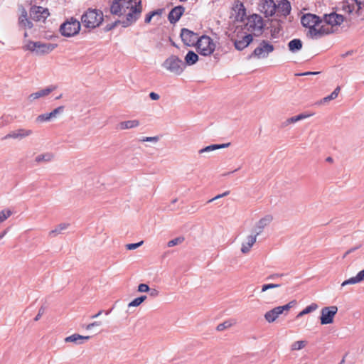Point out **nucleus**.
<instances>
[{
  "label": "nucleus",
  "instance_id": "nucleus-17",
  "mask_svg": "<svg viewBox=\"0 0 364 364\" xmlns=\"http://www.w3.org/2000/svg\"><path fill=\"white\" fill-rule=\"evenodd\" d=\"M181 38L182 41L186 46H188L195 45V43H197V41L198 39L196 33H193V31H191L187 28H183L181 30Z\"/></svg>",
  "mask_w": 364,
  "mask_h": 364
},
{
  "label": "nucleus",
  "instance_id": "nucleus-40",
  "mask_svg": "<svg viewBox=\"0 0 364 364\" xmlns=\"http://www.w3.org/2000/svg\"><path fill=\"white\" fill-rule=\"evenodd\" d=\"M183 241H184V237H176V238H174V239L170 240L168 242L167 245H168V247H171L181 244Z\"/></svg>",
  "mask_w": 364,
  "mask_h": 364
},
{
  "label": "nucleus",
  "instance_id": "nucleus-11",
  "mask_svg": "<svg viewBox=\"0 0 364 364\" xmlns=\"http://www.w3.org/2000/svg\"><path fill=\"white\" fill-rule=\"evenodd\" d=\"M274 48L272 44L267 41H262L259 46L254 50L251 57L257 59L266 58L269 53L273 52Z\"/></svg>",
  "mask_w": 364,
  "mask_h": 364
},
{
  "label": "nucleus",
  "instance_id": "nucleus-57",
  "mask_svg": "<svg viewBox=\"0 0 364 364\" xmlns=\"http://www.w3.org/2000/svg\"><path fill=\"white\" fill-rule=\"evenodd\" d=\"M359 247H360V246L352 247L346 252V254H350V253L353 252L354 251H355L356 250H358Z\"/></svg>",
  "mask_w": 364,
  "mask_h": 364
},
{
  "label": "nucleus",
  "instance_id": "nucleus-38",
  "mask_svg": "<svg viewBox=\"0 0 364 364\" xmlns=\"http://www.w3.org/2000/svg\"><path fill=\"white\" fill-rule=\"evenodd\" d=\"M12 215V212L9 209H4L0 211V223L4 222Z\"/></svg>",
  "mask_w": 364,
  "mask_h": 364
},
{
  "label": "nucleus",
  "instance_id": "nucleus-28",
  "mask_svg": "<svg viewBox=\"0 0 364 364\" xmlns=\"http://www.w3.org/2000/svg\"><path fill=\"white\" fill-rule=\"evenodd\" d=\"M18 24L20 26L25 28H31L33 27V23L28 19L27 12L24 9L22 11L21 14L18 18Z\"/></svg>",
  "mask_w": 364,
  "mask_h": 364
},
{
  "label": "nucleus",
  "instance_id": "nucleus-48",
  "mask_svg": "<svg viewBox=\"0 0 364 364\" xmlns=\"http://www.w3.org/2000/svg\"><path fill=\"white\" fill-rule=\"evenodd\" d=\"M45 311H46V307H45V306H42L39 309L38 314H37V315L36 316V317L34 318V321H38L41 318V317L42 316V315H43V314H44Z\"/></svg>",
  "mask_w": 364,
  "mask_h": 364
},
{
  "label": "nucleus",
  "instance_id": "nucleus-3",
  "mask_svg": "<svg viewBox=\"0 0 364 364\" xmlns=\"http://www.w3.org/2000/svg\"><path fill=\"white\" fill-rule=\"evenodd\" d=\"M344 21V17L341 14L332 12L325 14L323 18L321 19V33L322 36L324 35L332 33Z\"/></svg>",
  "mask_w": 364,
  "mask_h": 364
},
{
  "label": "nucleus",
  "instance_id": "nucleus-15",
  "mask_svg": "<svg viewBox=\"0 0 364 364\" xmlns=\"http://www.w3.org/2000/svg\"><path fill=\"white\" fill-rule=\"evenodd\" d=\"M55 89H56V86L51 85V86L47 87L44 89L38 90L36 92L30 94L27 97V101L29 104H31L36 100H38L41 97H45L46 96H48L50 93H51Z\"/></svg>",
  "mask_w": 364,
  "mask_h": 364
},
{
  "label": "nucleus",
  "instance_id": "nucleus-32",
  "mask_svg": "<svg viewBox=\"0 0 364 364\" xmlns=\"http://www.w3.org/2000/svg\"><path fill=\"white\" fill-rule=\"evenodd\" d=\"M69 226L68 223H60L58 226H56L53 230H50L48 232V235L51 237H56L58 235L61 234L64 230H65Z\"/></svg>",
  "mask_w": 364,
  "mask_h": 364
},
{
  "label": "nucleus",
  "instance_id": "nucleus-56",
  "mask_svg": "<svg viewBox=\"0 0 364 364\" xmlns=\"http://www.w3.org/2000/svg\"><path fill=\"white\" fill-rule=\"evenodd\" d=\"M223 198V197H222V195H221V194H219V195L216 196L215 197H214V198H213L210 199V200L208 201V203H211V202H213V201H214V200H218L219 198Z\"/></svg>",
  "mask_w": 364,
  "mask_h": 364
},
{
  "label": "nucleus",
  "instance_id": "nucleus-54",
  "mask_svg": "<svg viewBox=\"0 0 364 364\" xmlns=\"http://www.w3.org/2000/svg\"><path fill=\"white\" fill-rule=\"evenodd\" d=\"M158 294H159V291L156 289H151L150 295L151 296H158Z\"/></svg>",
  "mask_w": 364,
  "mask_h": 364
},
{
  "label": "nucleus",
  "instance_id": "nucleus-1",
  "mask_svg": "<svg viewBox=\"0 0 364 364\" xmlns=\"http://www.w3.org/2000/svg\"><path fill=\"white\" fill-rule=\"evenodd\" d=\"M110 11L114 15L123 16L121 21L126 28L134 23L140 17L142 12L141 0H113L110 6Z\"/></svg>",
  "mask_w": 364,
  "mask_h": 364
},
{
  "label": "nucleus",
  "instance_id": "nucleus-44",
  "mask_svg": "<svg viewBox=\"0 0 364 364\" xmlns=\"http://www.w3.org/2000/svg\"><path fill=\"white\" fill-rule=\"evenodd\" d=\"M159 140V137L156 136H144L141 139H139L141 142H152V143H157Z\"/></svg>",
  "mask_w": 364,
  "mask_h": 364
},
{
  "label": "nucleus",
  "instance_id": "nucleus-9",
  "mask_svg": "<svg viewBox=\"0 0 364 364\" xmlns=\"http://www.w3.org/2000/svg\"><path fill=\"white\" fill-rule=\"evenodd\" d=\"M196 45L198 52L204 56L211 55L215 48V45L213 40L207 36H203L198 38Z\"/></svg>",
  "mask_w": 364,
  "mask_h": 364
},
{
  "label": "nucleus",
  "instance_id": "nucleus-5",
  "mask_svg": "<svg viewBox=\"0 0 364 364\" xmlns=\"http://www.w3.org/2000/svg\"><path fill=\"white\" fill-rule=\"evenodd\" d=\"M162 67L171 73L180 75L183 72L185 65L178 56L172 55L163 62Z\"/></svg>",
  "mask_w": 364,
  "mask_h": 364
},
{
  "label": "nucleus",
  "instance_id": "nucleus-51",
  "mask_svg": "<svg viewBox=\"0 0 364 364\" xmlns=\"http://www.w3.org/2000/svg\"><path fill=\"white\" fill-rule=\"evenodd\" d=\"M102 324V322L101 321H95V322H92L90 324H88L87 326H86V329L87 330H90L92 329L93 327L95 326H99Z\"/></svg>",
  "mask_w": 364,
  "mask_h": 364
},
{
  "label": "nucleus",
  "instance_id": "nucleus-58",
  "mask_svg": "<svg viewBox=\"0 0 364 364\" xmlns=\"http://www.w3.org/2000/svg\"><path fill=\"white\" fill-rule=\"evenodd\" d=\"M102 311H100L97 314L93 315L91 316L92 318H97L99 316H100L102 314Z\"/></svg>",
  "mask_w": 364,
  "mask_h": 364
},
{
  "label": "nucleus",
  "instance_id": "nucleus-41",
  "mask_svg": "<svg viewBox=\"0 0 364 364\" xmlns=\"http://www.w3.org/2000/svg\"><path fill=\"white\" fill-rule=\"evenodd\" d=\"M281 286L280 284H265L262 286L261 292H264L271 289L279 288Z\"/></svg>",
  "mask_w": 364,
  "mask_h": 364
},
{
  "label": "nucleus",
  "instance_id": "nucleus-42",
  "mask_svg": "<svg viewBox=\"0 0 364 364\" xmlns=\"http://www.w3.org/2000/svg\"><path fill=\"white\" fill-rule=\"evenodd\" d=\"M306 346V341H299L294 342L291 346V349L294 350H301Z\"/></svg>",
  "mask_w": 364,
  "mask_h": 364
},
{
  "label": "nucleus",
  "instance_id": "nucleus-45",
  "mask_svg": "<svg viewBox=\"0 0 364 364\" xmlns=\"http://www.w3.org/2000/svg\"><path fill=\"white\" fill-rule=\"evenodd\" d=\"M295 304V301H291L286 305L279 306V308L280 309L282 314H283L284 311H288Z\"/></svg>",
  "mask_w": 364,
  "mask_h": 364
},
{
  "label": "nucleus",
  "instance_id": "nucleus-55",
  "mask_svg": "<svg viewBox=\"0 0 364 364\" xmlns=\"http://www.w3.org/2000/svg\"><path fill=\"white\" fill-rule=\"evenodd\" d=\"M223 198V197H222V195H221V194H219V195L216 196L215 197H214V198H213L210 199V200L208 201V203H211V202H213V201H214V200H218L219 198Z\"/></svg>",
  "mask_w": 364,
  "mask_h": 364
},
{
  "label": "nucleus",
  "instance_id": "nucleus-7",
  "mask_svg": "<svg viewBox=\"0 0 364 364\" xmlns=\"http://www.w3.org/2000/svg\"><path fill=\"white\" fill-rule=\"evenodd\" d=\"M56 47L55 44L46 43L41 41H29L25 46V50H28L37 55L48 54Z\"/></svg>",
  "mask_w": 364,
  "mask_h": 364
},
{
  "label": "nucleus",
  "instance_id": "nucleus-35",
  "mask_svg": "<svg viewBox=\"0 0 364 364\" xmlns=\"http://www.w3.org/2000/svg\"><path fill=\"white\" fill-rule=\"evenodd\" d=\"M235 323L236 322L234 320L225 321L223 323H220L219 325H218L217 330L219 331H223V330H225L226 328H228L231 327L232 326L235 324Z\"/></svg>",
  "mask_w": 364,
  "mask_h": 364
},
{
  "label": "nucleus",
  "instance_id": "nucleus-22",
  "mask_svg": "<svg viewBox=\"0 0 364 364\" xmlns=\"http://www.w3.org/2000/svg\"><path fill=\"white\" fill-rule=\"evenodd\" d=\"M276 12L281 16H287L290 14L291 5L288 0H280L278 4H276Z\"/></svg>",
  "mask_w": 364,
  "mask_h": 364
},
{
  "label": "nucleus",
  "instance_id": "nucleus-64",
  "mask_svg": "<svg viewBox=\"0 0 364 364\" xmlns=\"http://www.w3.org/2000/svg\"><path fill=\"white\" fill-rule=\"evenodd\" d=\"M327 161H332V159H331V157H328V158H327Z\"/></svg>",
  "mask_w": 364,
  "mask_h": 364
},
{
  "label": "nucleus",
  "instance_id": "nucleus-6",
  "mask_svg": "<svg viewBox=\"0 0 364 364\" xmlns=\"http://www.w3.org/2000/svg\"><path fill=\"white\" fill-rule=\"evenodd\" d=\"M263 27V19L259 15L253 14L247 18L245 29L248 32L258 36L262 33Z\"/></svg>",
  "mask_w": 364,
  "mask_h": 364
},
{
  "label": "nucleus",
  "instance_id": "nucleus-52",
  "mask_svg": "<svg viewBox=\"0 0 364 364\" xmlns=\"http://www.w3.org/2000/svg\"><path fill=\"white\" fill-rule=\"evenodd\" d=\"M149 97L152 100H159L160 96H159V94H157L156 92H151L149 93Z\"/></svg>",
  "mask_w": 364,
  "mask_h": 364
},
{
  "label": "nucleus",
  "instance_id": "nucleus-43",
  "mask_svg": "<svg viewBox=\"0 0 364 364\" xmlns=\"http://www.w3.org/2000/svg\"><path fill=\"white\" fill-rule=\"evenodd\" d=\"M64 110V107L63 106H60L55 109H54L52 112H49V114H50V118L51 119H53V118H55L57 117V116L60 114H61Z\"/></svg>",
  "mask_w": 364,
  "mask_h": 364
},
{
  "label": "nucleus",
  "instance_id": "nucleus-2",
  "mask_svg": "<svg viewBox=\"0 0 364 364\" xmlns=\"http://www.w3.org/2000/svg\"><path fill=\"white\" fill-rule=\"evenodd\" d=\"M301 24L309 28L308 35L312 38H318L322 36L321 19L315 14H304L301 19Z\"/></svg>",
  "mask_w": 364,
  "mask_h": 364
},
{
  "label": "nucleus",
  "instance_id": "nucleus-53",
  "mask_svg": "<svg viewBox=\"0 0 364 364\" xmlns=\"http://www.w3.org/2000/svg\"><path fill=\"white\" fill-rule=\"evenodd\" d=\"M319 72H306V73H301V74H298V75H317L318 74Z\"/></svg>",
  "mask_w": 364,
  "mask_h": 364
},
{
  "label": "nucleus",
  "instance_id": "nucleus-16",
  "mask_svg": "<svg viewBox=\"0 0 364 364\" xmlns=\"http://www.w3.org/2000/svg\"><path fill=\"white\" fill-rule=\"evenodd\" d=\"M273 218L271 215H267L264 217L259 219L255 224L252 233L257 236L259 235L264 230V229L268 226L272 221Z\"/></svg>",
  "mask_w": 364,
  "mask_h": 364
},
{
  "label": "nucleus",
  "instance_id": "nucleus-29",
  "mask_svg": "<svg viewBox=\"0 0 364 364\" xmlns=\"http://www.w3.org/2000/svg\"><path fill=\"white\" fill-rule=\"evenodd\" d=\"M230 145V143L222 144H211V145L207 146L201 149L200 150H199L198 153L199 154L208 153V152H210V151H215L217 149L227 148Z\"/></svg>",
  "mask_w": 364,
  "mask_h": 364
},
{
  "label": "nucleus",
  "instance_id": "nucleus-34",
  "mask_svg": "<svg viewBox=\"0 0 364 364\" xmlns=\"http://www.w3.org/2000/svg\"><path fill=\"white\" fill-rule=\"evenodd\" d=\"M318 308V306L316 303H312L309 306H307L305 309H304L301 311H300L296 318L301 317L306 314H310L314 311H316Z\"/></svg>",
  "mask_w": 364,
  "mask_h": 364
},
{
  "label": "nucleus",
  "instance_id": "nucleus-33",
  "mask_svg": "<svg viewBox=\"0 0 364 364\" xmlns=\"http://www.w3.org/2000/svg\"><path fill=\"white\" fill-rule=\"evenodd\" d=\"M198 60V55L192 50H189L185 56V63L187 65H193Z\"/></svg>",
  "mask_w": 364,
  "mask_h": 364
},
{
  "label": "nucleus",
  "instance_id": "nucleus-39",
  "mask_svg": "<svg viewBox=\"0 0 364 364\" xmlns=\"http://www.w3.org/2000/svg\"><path fill=\"white\" fill-rule=\"evenodd\" d=\"M51 119H52L50 118V114L49 113H44V114L38 115L36 117V121L37 122L42 123V122H49Z\"/></svg>",
  "mask_w": 364,
  "mask_h": 364
},
{
  "label": "nucleus",
  "instance_id": "nucleus-59",
  "mask_svg": "<svg viewBox=\"0 0 364 364\" xmlns=\"http://www.w3.org/2000/svg\"><path fill=\"white\" fill-rule=\"evenodd\" d=\"M7 231L6 230H4V232H2L1 233H0V240H1L4 236L6 234Z\"/></svg>",
  "mask_w": 364,
  "mask_h": 364
},
{
  "label": "nucleus",
  "instance_id": "nucleus-23",
  "mask_svg": "<svg viewBox=\"0 0 364 364\" xmlns=\"http://www.w3.org/2000/svg\"><path fill=\"white\" fill-rule=\"evenodd\" d=\"M55 155L52 152H45L37 155L34 159L36 164H42L51 162L54 159Z\"/></svg>",
  "mask_w": 364,
  "mask_h": 364
},
{
  "label": "nucleus",
  "instance_id": "nucleus-61",
  "mask_svg": "<svg viewBox=\"0 0 364 364\" xmlns=\"http://www.w3.org/2000/svg\"><path fill=\"white\" fill-rule=\"evenodd\" d=\"M6 124H7V123H5V124H1V123H0V128H1V127H4V126H5Z\"/></svg>",
  "mask_w": 364,
  "mask_h": 364
},
{
  "label": "nucleus",
  "instance_id": "nucleus-24",
  "mask_svg": "<svg viewBox=\"0 0 364 364\" xmlns=\"http://www.w3.org/2000/svg\"><path fill=\"white\" fill-rule=\"evenodd\" d=\"M282 314L279 306H277L270 311H268L264 314V318L269 323H272L279 316V315Z\"/></svg>",
  "mask_w": 364,
  "mask_h": 364
},
{
  "label": "nucleus",
  "instance_id": "nucleus-30",
  "mask_svg": "<svg viewBox=\"0 0 364 364\" xmlns=\"http://www.w3.org/2000/svg\"><path fill=\"white\" fill-rule=\"evenodd\" d=\"M309 115L304 114H300L296 116L291 117L290 118H288L287 120H285L284 122H282V127H285L289 126L290 124L296 123L299 121L305 119L307 118Z\"/></svg>",
  "mask_w": 364,
  "mask_h": 364
},
{
  "label": "nucleus",
  "instance_id": "nucleus-36",
  "mask_svg": "<svg viewBox=\"0 0 364 364\" xmlns=\"http://www.w3.org/2000/svg\"><path fill=\"white\" fill-rule=\"evenodd\" d=\"M146 299V296L142 295L139 297H137L134 299L133 301H132L129 304L128 307H134L139 306L142 302H144Z\"/></svg>",
  "mask_w": 364,
  "mask_h": 364
},
{
  "label": "nucleus",
  "instance_id": "nucleus-47",
  "mask_svg": "<svg viewBox=\"0 0 364 364\" xmlns=\"http://www.w3.org/2000/svg\"><path fill=\"white\" fill-rule=\"evenodd\" d=\"M143 242H144L143 241H141L137 243L127 244V245H126V248L129 250H135V249L139 247L140 246H141Z\"/></svg>",
  "mask_w": 364,
  "mask_h": 364
},
{
  "label": "nucleus",
  "instance_id": "nucleus-21",
  "mask_svg": "<svg viewBox=\"0 0 364 364\" xmlns=\"http://www.w3.org/2000/svg\"><path fill=\"white\" fill-rule=\"evenodd\" d=\"M185 9L182 6H178L171 9L168 14V21L171 23H176L184 12Z\"/></svg>",
  "mask_w": 364,
  "mask_h": 364
},
{
  "label": "nucleus",
  "instance_id": "nucleus-12",
  "mask_svg": "<svg viewBox=\"0 0 364 364\" xmlns=\"http://www.w3.org/2000/svg\"><path fill=\"white\" fill-rule=\"evenodd\" d=\"M338 312L336 306L324 307L321 311L320 321L322 325L331 324L333 322V318Z\"/></svg>",
  "mask_w": 364,
  "mask_h": 364
},
{
  "label": "nucleus",
  "instance_id": "nucleus-62",
  "mask_svg": "<svg viewBox=\"0 0 364 364\" xmlns=\"http://www.w3.org/2000/svg\"><path fill=\"white\" fill-rule=\"evenodd\" d=\"M344 362H345V360H344V358H343L339 364H343Z\"/></svg>",
  "mask_w": 364,
  "mask_h": 364
},
{
  "label": "nucleus",
  "instance_id": "nucleus-19",
  "mask_svg": "<svg viewBox=\"0 0 364 364\" xmlns=\"http://www.w3.org/2000/svg\"><path fill=\"white\" fill-rule=\"evenodd\" d=\"M252 34H246L242 36L241 38H237L234 40V45L236 49L242 50L247 47L252 41Z\"/></svg>",
  "mask_w": 364,
  "mask_h": 364
},
{
  "label": "nucleus",
  "instance_id": "nucleus-14",
  "mask_svg": "<svg viewBox=\"0 0 364 364\" xmlns=\"http://www.w3.org/2000/svg\"><path fill=\"white\" fill-rule=\"evenodd\" d=\"M30 16L34 21H44L49 16V12L42 6H33L31 8Z\"/></svg>",
  "mask_w": 364,
  "mask_h": 364
},
{
  "label": "nucleus",
  "instance_id": "nucleus-13",
  "mask_svg": "<svg viewBox=\"0 0 364 364\" xmlns=\"http://www.w3.org/2000/svg\"><path fill=\"white\" fill-rule=\"evenodd\" d=\"M33 134V131L31 129H25V128H19L16 130H13L8 133L4 137V139H18L21 140L24 138L28 137Z\"/></svg>",
  "mask_w": 364,
  "mask_h": 364
},
{
  "label": "nucleus",
  "instance_id": "nucleus-25",
  "mask_svg": "<svg viewBox=\"0 0 364 364\" xmlns=\"http://www.w3.org/2000/svg\"><path fill=\"white\" fill-rule=\"evenodd\" d=\"M139 125L140 122L138 119H132L119 122L118 124V127L121 130H126L136 128Z\"/></svg>",
  "mask_w": 364,
  "mask_h": 364
},
{
  "label": "nucleus",
  "instance_id": "nucleus-31",
  "mask_svg": "<svg viewBox=\"0 0 364 364\" xmlns=\"http://www.w3.org/2000/svg\"><path fill=\"white\" fill-rule=\"evenodd\" d=\"M288 47L290 51L296 53L301 49L302 42L298 38L293 39L289 42Z\"/></svg>",
  "mask_w": 364,
  "mask_h": 364
},
{
  "label": "nucleus",
  "instance_id": "nucleus-27",
  "mask_svg": "<svg viewBox=\"0 0 364 364\" xmlns=\"http://www.w3.org/2000/svg\"><path fill=\"white\" fill-rule=\"evenodd\" d=\"M364 280V269L360 271L355 277H351L347 280H345L342 284L341 287H345L349 284H355L360 283Z\"/></svg>",
  "mask_w": 364,
  "mask_h": 364
},
{
  "label": "nucleus",
  "instance_id": "nucleus-49",
  "mask_svg": "<svg viewBox=\"0 0 364 364\" xmlns=\"http://www.w3.org/2000/svg\"><path fill=\"white\" fill-rule=\"evenodd\" d=\"M150 290L149 286L146 284H140L138 286V291L139 292H147Z\"/></svg>",
  "mask_w": 364,
  "mask_h": 364
},
{
  "label": "nucleus",
  "instance_id": "nucleus-8",
  "mask_svg": "<svg viewBox=\"0 0 364 364\" xmlns=\"http://www.w3.org/2000/svg\"><path fill=\"white\" fill-rule=\"evenodd\" d=\"M342 10L349 14L355 12L358 16H363L364 0H346L342 3Z\"/></svg>",
  "mask_w": 364,
  "mask_h": 364
},
{
  "label": "nucleus",
  "instance_id": "nucleus-18",
  "mask_svg": "<svg viewBox=\"0 0 364 364\" xmlns=\"http://www.w3.org/2000/svg\"><path fill=\"white\" fill-rule=\"evenodd\" d=\"M276 10V4L273 0H264L260 5L261 12L264 13L267 17L273 16Z\"/></svg>",
  "mask_w": 364,
  "mask_h": 364
},
{
  "label": "nucleus",
  "instance_id": "nucleus-4",
  "mask_svg": "<svg viewBox=\"0 0 364 364\" xmlns=\"http://www.w3.org/2000/svg\"><path fill=\"white\" fill-rule=\"evenodd\" d=\"M103 21V14L96 9H88L81 17L84 26L95 28L99 26Z\"/></svg>",
  "mask_w": 364,
  "mask_h": 364
},
{
  "label": "nucleus",
  "instance_id": "nucleus-26",
  "mask_svg": "<svg viewBox=\"0 0 364 364\" xmlns=\"http://www.w3.org/2000/svg\"><path fill=\"white\" fill-rule=\"evenodd\" d=\"M90 338V336H83L80 334L75 333L65 338L64 341L65 343H74L75 344H81L82 343V341H87Z\"/></svg>",
  "mask_w": 364,
  "mask_h": 364
},
{
  "label": "nucleus",
  "instance_id": "nucleus-50",
  "mask_svg": "<svg viewBox=\"0 0 364 364\" xmlns=\"http://www.w3.org/2000/svg\"><path fill=\"white\" fill-rule=\"evenodd\" d=\"M283 276H284V274H279V273L272 274L269 275L267 277V280H275V279L282 277Z\"/></svg>",
  "mask_w": 364,
  "mask_h": 364
},
{
  "label": "nucleus",
  "instance_id": "nucleus-37",
  "mask_svg": "<svg viewBox=\"0 0 364 364\" xmlns=\"http://www.w3.org/2000/svg\"><path fill=\"white\" fill-rule=\"evenodd\" d=\"M340 90H341L340 87H338H338H336V89H335L332 92H331V95H328L327 97H324V98L323 99V102H329V101H331V100H332L336 99V98L338 97V93H339V92H340Z\"/></svg>",
  "mask_w": 364,
  "mask_h": 364
},
{
  "label": "nucleus",
  "instance_id": "nucleus-20",
  "mask_svg": "<svg viewBox=\"0 0 364 364\" xmlns=\"http://www.w3.org/2000/svg\"><path fill=\"white\" fill-rule=\"evenodd\" d=\"M257 236L254 233L248 235L242 243L241 252L247 254L257 241Z\"/></svg>",
  "mask_w": 364,
  "mask_h": 364
},
{
  "label": "nucleus",
  "instance_id": "nucleus-60",
  "mask_svg": "<svg viewBox=\"0 0 364 364\" xmlns=\"http://www.w3.org/2000/svg\"><path fill=\"white\" fill-rule=\"evenodd\" d=\"M229 193H230L229 191H225V192H224L223 193H222V194H221V195H222V197H224V196H228V195L229 194Z\"/></svg>",
  "mask_w": 364,
  "mask_h": 364
},
{
  "label": "nucleus",
  "instance_id": "nucleus-46",
  "mask_svg": "<svg viewBox=\"0 0 364 364\" xmlns=\"http://www.w3.org/2000/svg\"><path fill=\"white\" fill-rule=\"evenodd\" d=\"M157 14H160V12L159 11H153L149 13L148 14H146L145 19H144L145 23H150L153 16H154L155 15H157Z\"/></svg>",
  "mask_w": 364,
  "mask_h": 364
},
{
  "label": "nucleus",
  "instance_id": "nucleus-63",
  "mask_svg": "<svg viewBox=\"0 0 364 364\" xmlns=\"http://www.w3.org/2000/svg\"><path fill=\"white\" fill-rule=\"evenodd\" d=\"M61 97H62V95H58V97H56V100H58V99H60Z\"/></svg>",
  "mask_w": 364,
  "mask_h": 364
},
{
  "label": "nucleus",
  "instance_id": "nucleus-10",
  "mask_svg": "<svg viewBox=\"0 0 364 364\" xmlns=\"http://www.w3.org/2000/svg\"><path fill=\"white\" fill-rule=\"evenodd\" d=\"M80 29V21L75 18H71L60 26V32L63 36L71 37L77 34Z\"/></svg>",
  "mask_w": 364,
  "mask_h": 364
}]
</instances>
